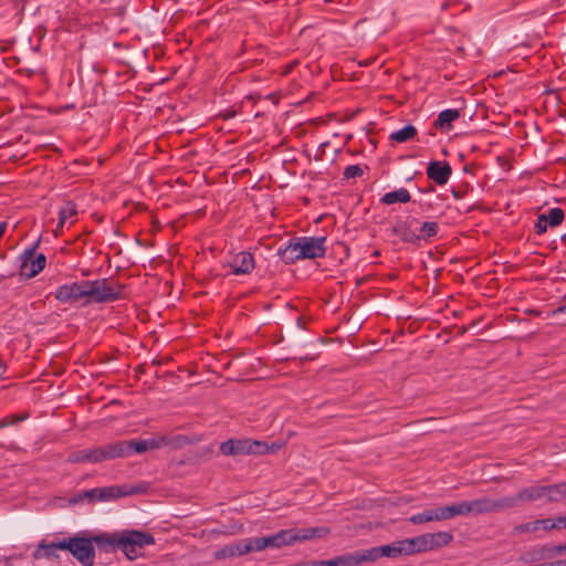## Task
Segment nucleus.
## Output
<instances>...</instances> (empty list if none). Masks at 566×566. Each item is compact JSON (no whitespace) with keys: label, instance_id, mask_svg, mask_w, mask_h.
<instances>
[{"label":"nucleus","instance_id":"obj_4","mask_svg":"<svg viewBox=\"0 0 566 566\" xmlns=\"http://www.w3.org/2000/svg\"><path fill=\"white\" fill-rule=\"evenodd\" d=\"M87 297L94 303H112L125 298L124 284L109 279L87 281Z\"/></svg>","mask_w":566,"mask_h":566},{"label":"nucleus","instance_id":"obj_38","mask_svg":"<svg viewBox=\"0 0 566 566\" xmlns=\"http://www.w3.org/2000/svg\"><path fill=\"white\" fill-rule=\"evenodd\" d=\"M534 566H566V562L555 560V562L543 563V564H538V565H534Z\"/></svg>","mask_w":566,"mask_h":566},{"label":"nucleus","instance_id":"obj_6","mask_svg":"<svg viewBox=\"0 0 566 566\" xmlns=\"http://www.w3.org/2000/svg\"><path fill=\"white\" fill-rule=\"evenodd\" d=\"M420 539L398 541L388 545L375 546L365 551L367 563H374L381 557L396 558L401 555L418 553Z\"/></svg>","mask_w":566,"mask_h":566},{"label":"nucleus","instance_id":"obj_1","mask_svg":"<svg viewBox=\"0 0 566 566\" xmlns=\"http://www.w3.org/2000/svg\"><path fill=\"white\" fill-rule=\"evenodd\" d=\"M543 499H546V485H532L522 489L515 496H503L500 499L481 497L446 506L429 507L412 515L408 521L413 524H422L431 521L448 520L457 515L500 512L516 507L518 502H535Z\"/></svg>","mask_w":566,"mask_h":566},{"label":"nucleus","instance_id":"obj_43","mask_svg":"<svg viewBox=\"0 0 566 566\" xmlns=\"http://www.w3.org/2000/svg\"><path fill=\"white\" fill-rule=\"evenodd\" d=\"M379 255H380V252H379L378 250H375V251L373 252V256H379Z\"/></svg>","mask_w":566,"mask_h":566},{"label":"nucleus","instance_id":"obj_22","mask_svg":"<svg viewBox=\"0 0 566 566\" xmlns=\"http://www.w3.org/2000/svg\"><path fill=\"white\" fill-rule=\"evenodd\" d=\"M336 557L338 566H360L367 563L364 549L345 553Z\"/></svg>","mask_w":566,"mask_h":566},{"label":"nucleus","instance_id":"obj_31","mask_svg":"<svg viewBox=\"0 0 566 566\" xmlns=\"http://www.w3.org/2000/svg\"><path fill=\"white\" fill-rule=\"evenodd\" d=\"M548 222L546 221L545 213H542L537 217L536 223H535V231L537 234H543L547 231Z\"/></svg>","mask_w":566,"mask_h":566},{"label":"nucleus","instance_id":"obj_16","mask_svg":"<svg viewBox=\"0 0 566 566\" xmlns=\"http://www.w3.org/2000/svg\"><path fill=\"white\" fill-rule=\"evenodd\" d=\"M413 539H420L418 553L444 546L452 541V533H423Z\"/></svg>","mask_w":566,"mask_h":566},{"label":"nucleus","instance_id":"obj_8","mask_svg":"<svg viewBox=\"0 0 566 566\" xmlns=\"http://www.w3.org/2000/svg\"><path fill=\"white\" fill-rule=\"evenodd\" d=\"M107 460H113L111 443L92 449L76 450L67 455V462L70 463H98Z\"/></svg>","mask_w":566,"mask_h":566},{"label":"nucleus","instance_id":"obj_48","mask_svg":"<svg viewBox=\"0 0 566 566\" xmlns=\"http://www.w3.org/2000/svg\"><path fill=\"white\" fill-rule=\"evenodd\" d=\"M447 8H448V3H447V2H444V3L442 4V10H446Z\"/></svg>","mask_w":566,"mask_h":566},{"label":"nucleus","instance_id":"obj_12","mask_svg":"<svg viewBox=\"0 0 566 566\" xmlns=\"http://www.w3.org/2000/svg\"><path fill=\"white\" fill-rule=\"evenodd\" d=\"M419 223V220L416 218L399 221L392 227L391 232L398 235L402 242L420 247V239L418 233L413 230V227Z\"/></svg>","mask_w":566,"mask_h":566},{"label":"nucleus","instance_id":"obj_15","mask_svg":"<svg viewBox=\"0 0 566 566\" xmlns=\"http://www.w3.org/2000/svg\"><path fill=\"white\" fill-rule=\"evenodd\" d=\"M427 177L439 186H443L451 177L452 168L448 161L432 160L426 169Z\"/></svg>","mask_w":566,"mask_h":566},{"label":"nucleus","instance_id":"obj_49","mask_svg":"<svg viewBox=\"0 0 566 566\" xmlns=\"http://www.w3.org/2000/svg\"><path fill=\"white\" fill-rule=\"evenodd\" d=\"M315 159H316V160H321V159H322V155L316 156V157H315Z\"/></svg>","mask_w":566,"mask_h":566},{"label":"nucleus","instance_id":"obj_39","mask_svg":"<svg viewBox=\"0 0 566 566\" xmlns=\"http://www.w3.org/2000/svg\"><path fill=\"white\" fill-rule=\"evenodd\" d=\"M321 566H338L337 557L327 560H321Z\"/></svg>","mask_w":566,"mask_h":566},{"label":"nucleus","instance_id":"obj_27","mask_svg":"<svg viewBox=\"0 0 566 566\" xmlns=\"http://www.w3.org/2000/svg\"><path fill=\"white\" fill-rule=\"evenodd\" d=\"M419 233L418 237L420 239V243L429 242L431 238L436 237L439 232V224L434 221H424L419 223Z\"/></svg>","mask_w":566,"mask_h":566},{"label":"nucleus","instance_id":"obj_3","mask_svg":"<svg viewBox=\"0 0 566 566\" xmlns=\"http://www.w3.org/2000/svg\"><path fill=\"white\" fill-rule=\"evenodd\" d=\"M145 491L142 485H111L105 488H94L91 490L82 491L71 496L72 504H80L83 502L96 503L102 501H111L122 496L138 494Z\"/></svg>","mask_w":566,"mask_h":566},{"label":"nucleus","instance_id":"obj_46","mask_svg":"<svg viewBox=\"0 0 566 566\" xmlns=\"http://www.w3.org/2000/svg\"><path fill=\"white\" fill-rule=\"evenodd\" d=\"M427 191H430V192L434 191V187H433L432 185H431V186H429V188H428V190H427Z\"/></svg>","mask_w":566,"mask_h":566},{"label":"nucleus","instance_id":"obj_10","mask_svg":"<svg viewBox=\"0 0 566 566\" xmlns=\"http://www.w3.org/2000/svg\"><path fill=\"white\" fill-rule=\"evenodd\" d=\"M321 533H275L272 536L262 537V545L266 547H282L292 545L295 542L307 541L319 537Z\"/></svg>","mask_w":566,"mask_h":566},{"label":"nucleus","instance_id":"obj_2","mask_svg":"<svg viewBox=\"0 0 566 566\" xmlns=\"http://www.w3.org/2000/svg\"><path fill=\"white\" fill-rule=\"evenodd\" d=\"M93 543L98 546L106 544L119 548L128 559L134 560L142 555L139 551L146 545L154 544L155 539L151 533H127L119 538L104 535H95L91 538L73 536L65 538V551L70 552L83 566H93L95 560Z\"/></svg>","mask_w":566,"mask_h":566},{"label":"nucleus","instance_id":"obj_47","mask_svg":"<svg viewBox=\"0 0 566 566\" xmlns=\"http://www.w3.org/2000/svg\"><path fill=\"white\" fill-rule=\"evenodd\" d=\"M560 240H562L563 242H565V243H566V234H563V235L560 237Z\"/></svg>","mask_w":566,"mask_h":566},{"label":"nucleus","instance_id":"obj_34","mask_svg":"<svg viewBox=\"0 0 566 566\" xmlns=\"http://www.w3.org/2000/svg\"><path fill=\"white\" fill-rule=\"evenodd\" d=\"M190 440L188 437L186 436H177L175 439H174V446L175 447H182L184 444H187L189 443Z\"/></svg>","mask_w":566,"mask_h":566},{"label":"nucleus","instance_id":"obj_21","mask_svg":"<svg viewBox=\"0 0 566 566\" xmlns=\"http://www.w3.org/2000/svg\"><path fill=\"white\" fill-rule=\"evenodd\" d=\"M461 114L459 109H444L439 113L437 119L433 122V126L439 129H451L452 123L460 118Z\"/></svg>","mask_w":566,"mask_h":566},{"label":"nucleus","instance_id":"obj_37","mask_svg":"<svg viewBox=\"0 0 566 566\" xmlns=\"http://www.w3.org/2000/svg\"><path fill=\"white\" fill-rule=\"evenodd\" d=\"M565 311H566V295L563 297L562 304L557 308H555L552 312V314L557 315V314L564 313Z\"/></svg>","mask_w":566,"mask_h":566},{"label":"nucleus","instance_id":"obj_14","mask_svg":"<svg viewBox=\"0 0 566 566\" xmlns=\"http://www.w3.org/2000/svg\"><path fill=\"white\" fill-rule=\"evenodd\" d=\"M555 528H566V515L555 518H543L522 524L515 527V531H554Z\"/></svg>","mask_w":566,"mask_h":566},{"label":"nucleus","instance_id":"obj_9","mask_svg":"<svg viewBox=\"0 0 566 566\" xmlns=\"http://www.w3.org/2000/svg\"><path fill=\"white\" fill-rule=\"evenodd\" d=\"M296 241L302 260L323 258L326 253V237H296Z\"/></svg>","mask_w":566,"mask_h":566},{"label":"nucleus","instance_id":"obj_25","mask_svg":"<svg viewBox=\"0 0 566 566\" xmlns=\"http://www.w3.org/2000/svg\"><path fill=\"white\" fill-rule=\"evenodd\" d=\"M411 200L410 193L406 188H399L397 190L385 193L380 202L384 205H394L396 202L407 203Z\"/></svg>","mask_w":566,"mask_h":566},{"label":"nucleus","instance_id":"obj_5","mask_svg":"<svg viewBox=\"0 0 566 566\" xmlns=\"http://www.w3.org/2000/svg\"><path fill=\"white\" fill-rule=\"evenodd\" d=\"M170 441L167 437H160L159 439L149 440H120L111 442L113 460L118 458H126L134 453H144L148 450H155L161 446L169 444Z\"/></svg>","mask_w":566,"mask_h":566},{"label":"nucleus","instance_id":"obj_36","mask_svg":"<svg viewBox=\"0 0 566 566\" xmlns=\"http://www.w3.org/2000/svg\"><path fill=\"white\" fill-rule=\"evenodd\" d=\"M284 446L283 442H273L272 444H268V453H275L277 450H280Z\"/></svg>","mask_w":566,"mask_h":566},{"label":"nucleus","instance_id":"obj_32","mask_svg":"<svg viewBox=\"0 0 566 566\" xmlns=\"http://www.w3.org/2000/svg\"><path fill=\"white\" fill-rule=\"evenodd\" d=\"M244 541V545H249V547L251 548V552H259V551H262L264 549L265 547L262 545V537H258V538H248V539H243Z\"/></svg>","mask_w":566,"mask_h":566},{"label":"nucleus","instance_id":"obj_33","mask_svg":"<svg viewBox=\"0 0 566 566\" xmlns=\"http://www.w3.org/2000/svg\"><path fill=\"white\" fill-rule=\"evenodd\" d=\"M70 501L71 497L57 496L52 500L51 504L54 507H65L67 505H73Z\"/></svg>","mask_w":566,"mask_h":566},{"label":"nucleus","instance_id":"obj_19","mask_svg":"<svg viewBox=\"0 0 566 566\" xmlns=\"http://www.w3.org/2000/svg\"><path fill=\"white\" fill-rule=\"evenodd\" d=\"M248 553H251V548L249 547V545H244V541L241 539L239 542L226 545L222 548L216 551L213 556L216 559L220 560L242 556Z\"/></svg>","mask_w":566,"mask_h":566},{"label":"nucleus","instance_id":"obj_11","mask_svg":"<svg viewBox=\"0 0 566 566\" xmlns=\"http://www.w3.org/2000/svg\"><path fill=\"white\" fill-rule=\"evenodd\" d=\"M87 281L61 285L55 292V298L63 303H74L87 296Z\"/></svg>","mask_w":566,"mask_h":566},{"label":"nucleus","instance_id":"obj_28","mask_svg":"<svg viewBox=\"0 0 566 566\" xmlns=\"http://www.w3.org/2000/svg\"><path fill=\"white\" fill-rule=\"evenodd\" d=\"M566 554V543L558 545H544L538 552V558H553Z\"/></svg>","mask_w":566,"mask_h":566},{"label":"nucleus","instance_id":"obj_13","mask_svg":"<svg viewBox=\"0 0 566 566\" xmlns=\"http://www.w3.org/2000/svg\"><path fill=\"white\" fill-rule=\"evenodd\" d=\"M36 245L33 248L27 249L23 253L24 260L21 266V271L28 277H34L38 275L44 269L46 263L44 254H38L34 256V249Z\"/></svg>","mask_w":566,"mask_h":566},{"label":"nucleus","instance_id":"obj_40","mask_svg":"<svg viewBox=\"0 0 566 566\" xmlns=\"http://www.w3.org/2000/svg\"><path fill=\"white\" fill-rule=\"evenodd\" d=\"M302 566H321V560H302Z\"/></svg>","mask_w":566,"mask_h":566},{"label":"nucleus","instance_id":"obj_20","mask_svg":"<svg viewBox=\"0 0 566 566\" xmlns=\"http://www.w3.org/2000/svg\"><path fill=\"white\" fill-rule=\"evenodd\" d=\"M297 244L298 242L296 241L295 237L290 239L284 248L279 249L277 254L285 264H292L297 260H302Z\"/></svg>","mask_w":566,"mask_h":566},{"label":"nucleus","instance_id":"obj_50","mask_svg":"<svg viewBox=\"0 0 566 566\" xmlns=\"http://www.w3.org/2000/svg\"><path fill=\"white\" fill-rule=\"evenodd\" d=\"M564 562H566V559H563Z\"/></svg>","mask_w":566,"mask_h":566},{"label":"nucleus","instance_id":"obj_26","mask_svg":"<svg viewBox=\"0 0 566 566\" xmlns=\"http://www.w3.org/2000/svg\"><path fill=\"white\" fill-rule=\"evenodd\" d=\"M417 133H418L417 128L413 125L408 124L403 128L392 132L389 135V139L391 142L401 144V143H406L410 139H413L417 136Z\"/></svg>","mask_w":566,"mask_h":566},{"label":"nucleus","instance_id":"obj_7","mask_svg":"<svg viewBox=\"0 0 566 566\" xmlns=\"http://www.w3.org/2000/svg\"><path fill=\"white\" fill-rule=\"evenodd\" d=\"M268 443L252 439H229L220 444V452L224 455L268 454Z\"/></svg>","mask_w":566,"mask_h":566},{"label":"nucleus","instance_id":"obj_23","mask_svg":"<svg viewBox=\"0 0 566 566\" xmlns=\"http://www.w3.org/2000/svg\"><path fill=\"white\" fill-rule=\"evenodd\" d=\"M77 214V206L73 201H67L64 207H62L59 211V222L56 229L53 231L55 237L61 235V231L66 223V221L71 218H74Z\"/></svg>","mask_w":566,"mask_h":566},{"label":"nucleus","instance_id":"obj_35","mask_svg":"<svg viewBox=\"0 0 566 566\" xmlns=\"http://www.w3.org/2000/svg\"><path fill=\"white\" fill-rule=\"evenodd\" d=\"M451 193L455 199H462L467 195V190L452 188Z\"/></svg>","mask_w":566,"mask_h":566},{"label":"nucleus","instance_id":"obj_29","mask_svg":"<svg viewBox=\"0 0 566 566\" xmlns=\"http://www.w3.org/2000/svg\"><path fill=\"white\" fill-rule=\"evenodd\" d=\"M545 217L551 227H557L563 222L565 213L562 208H553L547 214L545 213Z\"/></svg>","mask_w":566,"mask_h":566},{"label":"nucleus","instance_id":"obj_17","mask_svg":"<svg viewBox=\"0 0 566 566\" xmlns=\"http://www.w3.org/2000/svg\"><path fill=\"white\" fill-rule=\"evenodd\" d=\"M228 265L232 269V273L235 275L250 274L254 270L255 262L252 253L241 251L231 258Z\"/></svg>","mask_w":566,"mask_h":566},{"label":"nucleus","instance_id":"obj_41","mask_svg":"<svg viewBox=\"0 0 566 566\" xmlns=\"http://www.w3.org/2000/svg\"><path fill=\"white\" fill-rule=\"evenodd\" d=\"M303 531H313V532H316V531H328L327 528L325 527H310V528H304Z\"/></svg>","mask_w":566,"mask_h":566},{"label":"nucleus","instance_id":"obj_30","mask_svg":"<svg viewBox=\"0 0 566 566\" xmlns=\"http://www.w3.org/2000/svg\"><path fill=\"white\" fill-rule=\"evenodd\" d=\"M363 174H364V170L360 168L359 165H350L344 169L343 177H344V179H350V178L361 177Z\"/></svg>","mask_w":566,"mask_h":566},{"label":"nucleus","instance_id":"obj_18","mask_svg":"<svg viewBox=\"0 0 566 566\" xmlns=\"http://www.w3.org/2000/svg\"><path fill=\"white\" fill-rule=\"evenodd\" d=\"M57 551H65V538L61 539V541H56V542H50L48 543L45 539L42 541L33 556L34 558H48V559H52V558H59V554H57Z\"/></svg>","mask_w":566,"mask_h":566},{"label":"nucleus","instance_id":"obj_44","mask_svg":"<svg viewBox=\"0 0 566 566\" xmlns=\"http://www.w3.org/2000/svg\"><path fill=\"white\" fill-rule=\"evenodd\" d=\"M297 325L303 328L302 318L301 317L297 318Z\"/></svg>","mask_w":566,"mask_h":566},{"label":"nucleus","instance_id":"obj_42","mask_svg":"<svg viewBox=\"0 0 566 566\" xmlns=\"http://www.w3.org/2000/svg\"><path fill=\"white\" fill-rule=\"evenodd\" d=\"M6 227H7V223L6 222H1L0 223V238L3 235L4 231H6Z\"/></svg>","mask_w":566,"mask_h":566},{"label":"nucleus","instance_id":"obj_24","mask_svg":"<svg viewBox=\"0 0 566 566\" xmlns=\"http://www.w3.org/2000/svg\"><path fill=\"white\" fill-rule=\"evenodd\" d=\"M566 500V481L546 485V501L558 503Z\"/></svg>","mask_w":566,"mask_h":566},{"label":"nucleus","instance_id":"obj_45","mask_svg":"<svg viewBox=\"0 0 566 566\" xmlns=\"http://www.w3.org/2000/svg\"><path fill=\"white\" fill-rule=\"evenodd\" d=\"M6 426H7V422H6L4 420H1V421H0V428H3V427H6Z\"/></svg>","mask_w":566,"mask_h":566}]
</instances>
